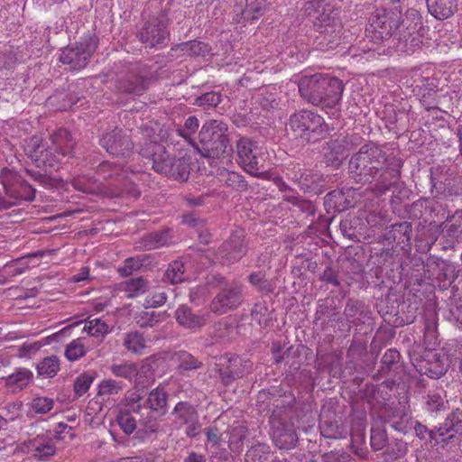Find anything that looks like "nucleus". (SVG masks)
Returning a JSON list of instances; mask_svg holds the SVG:
<instances>
[{
    "mask_svg": "<svg viewBox=\"0 0 462 462\" xmlns=\"http://www.w3.org/2000/svg\"><path fill=\"white\" fill-rule=\"evenodd\" d=\"M402 162L396 156H386L379 147L369 143L362 146L349 162V171L359 180L371 181L382 169L376 189L385 192L400 177Z\"/></svg>",
    "mask_w": 462,
    "mask_h": 462,
    "instance_id": "f257e3e1",
    "label": "nucleus"
},
{
    "mask_svg": "<svg viewBox=\"0 0 462 462\" xmlns=\"http://www.w3.org/2000/svg\"><path fill=\"white\" fill-rule=\"evenodd\" d=\"M421 17L415 9H408L405 14L400 6L377 12L371 19L369 28L371 38L375 42L398 36L400 40L407 41L420 27Z\"/></svg>",
    "mask_w": 462,
    "mask_h": 462,
    "instance_id": "f03ea898",
    "label": "nucleus"
},
{
    "mask_svg": "<svg viewBox=\"0 0 462 462\" xmlns=\"http://www.w3.org/2000/svg\"><path fill=\"white\" fill-rule=\"evenodd\" d=\"M300 96L313 106L322 109L336 108L342 98L343 81L337 78L323 74L302 76L298 83Z\"/></svg>",
    "mask_w": 462,
    "mask_h": 462,
    "instance_id": "7ed1b4c3",
    "label": "nucleus"
},
{
    "mask_svg": "<svg viewBox=\"0 0 462 462\" xmlns=\"http://www.w3.org/2000/svg\"><path fill=\"white\" fill-rule=\"evenodd\" d=\"M227 130V125L222 121L206 122L199 133V143H196L194 150L207 158L229 155L232 147L226 134Z\"/></svg>",
    "mask_w": 462,
    "mask_h": 462,
    "instance_id": "20e7f679",
    "label": "nucleus"
},
{
    "mask_svg": "<svg viewBox=\"0 0 462 462\" xmlns=\"http://www.w3.org/2000/svg\"><path fill=\"white\" fill-rule=\"evenodd\" d=\"M141 154L152 160V169L155 171L175 180H185L188 179L189 170L186 161L183 158L171 157L162 144L150 142L141 149Z\"/></svg>",
    "mask_w": 462,
    "mask_h": 462,
    "instance_id": "39448f33",
    "label": "nucleus"
},
{
    "mask_svg": "<svg viewBox=\"0 0 462 462\" xmlns=\"http://www.w3.org/2000/svg\"><path fill=\"white\" fill-rule=\"evenodd\" d=\"M168 393L162 386L152 389L142 404L139 398L133 399L132 411L141 412L145 432L153 433L158 430V420L168 411Z\"/></svg>",
    "mask_w": 462,
    "mask_h": 462,
    "instance_id": "423d86ee",
    "label": "nucleus"
},
{
    "mask_svg": "<svg viewBox=\"0 0 462 462\" xmlns=\"http://www.w3.org/2000/svg\"><path fill=\"white\" fill-rule=\"evenodd\" d=\"M236 152L237 162L245 171L257 178L265 175L268 153L263 146L248 137H241L236 141Z\"/></svg>",
    "mask_w": 462,
    "mask_h": 462,
    "instance_id": "0eeeda50",
    "label": "nucleus"
},
{
    "mask_svg": "<svg viewBox=\"0 0 462 462\" xmlns=\"http://www.w3.org/2000/svg\"><path fill=\"white\" fill-rule=\"evenodd\" d=\"M290 128L307 143H315L323 137L328 126L318 114L301 110L293 114L289 122Z\"/></svg>",
    "mask_w": 462,
    "mask_h": 462,
    "instance_id": "6e6552de",
    "label": "nucleus"
},
{
    "mask_svg": "<svg viewBox=\"0 0 462 462\" xmlns=\"http://www.w3.org/2000/svg\"><path fill=\"white\" fill-rule=\"evenodd\" d=\"M24 152L36 167L45 171L55 168L60 162L49 140L39 136L25 141Z\"/></svg>",
    "mask_w": 462,
    "mask_h": 462,
    "instance_id": "1a4fd4ad",
    "label": "nucleus"
},
{
    "mask_svg": "<svg viewBox=\"0 0 462 462\" xmlns=\"http://www.w3.org/2000/svg\"><path fill=\"white\" fill-rule=\"evenodd\" d=\"M313 25L316 31L324 34V38L329 43H336L342 31L339 11L330 5H326L315 17Z\"/></svg>",
    "mask_w": 462,
    "mask_h": 462,
    "instance_id": "9d476101",
    "label": "nucleus"
},
{
    "mask_svg": "<svg viewBox=\"0 0 462 462\" xmlns=\"http://www.w3.org/2000/svg\"><path fill=\"white\" fill-rule=\"evenodd\" d=\"M99 143L108 153L125 158L131 154L134 148L129 135L118 128L103 134Z\"/></svg>",
    "mask_w": 462,
    "mask_h": 462,
    "instance_id": "9b49d317",
    "label": "nucleus"
},
{
    "mask_svg": "<svg viewBox=\"0 0 462 462\" xmlns=\"http://www.w3.org/2000/svg\"><path fill=\"white\" fill-rule=\"evenodd\" d=\"M94 51L95 44L91 41L80 42L79 45L63 49L60 60L69 65L71 69L79 70L88 65Z\"/></svg>",
    "mask_w": 462,
    "mask_h": 462,
    "instance_id": "f8f14e48",
    "label": "nucleus"
},
{
    "mask_svg": "<svg viewBox=\"0 0 462 462\" xmlns=\"http://www.w3.org/2000/svg\"><path fill=\"white\" fill-rule=\"evenodd\" d=\"M171 415L174 421L180 425H185V434L189 438H194L199 435L201 424L199 420L197 409L188 402H179L174 406Z\"/></svg>",
    "mask_w": 462,
    "mask_h": 462,
    "instance_id": "ddd939ff",
    "label": "nucleus"
},
{
    "mask_svg": "<svg viewBox=\"0 0 462 462\" xmlns=\"http://www.w3.org/2000/svg\"><path fill=\"white\" fill-rule=\"evenodd\" d=\"M168 37L167 23L159 18L147 22L139 32L140 41L150 48H162Z\"/></svg>",
    "mask_w": 462,
    "mask_h": 462,
    "instance_id": "4468645a",
    "label": "nucleus"
},
{
    "mask_svg": "<svg viewBox=\"0 0 462 462\" xmlns=\"http://www.w3.org/2000/svg\"><path fill=\"white\" fill-rule=\"evenodd\" d=\"M19 448L22 452L31 454L39 460H47L57 452L53 439L46 434H39L24 440L19 445Z\"/></svg>",
    "mask_w": 462,
    "mask_h": 462,
    "instance_id": "2eb2a0df",
    "label": "nucleus"
},
{
    "mask_svg": "<svg viewBox=\"0 0 462 462\" xmlns=\"http://www.w3.org/2000/svg\"><path fill=\"white\" fill-rule=\"evenodd\" d=\"M242 302L241 286L230 284L225 287L212 300L211 310L217 313H226L237 308Z\"/></svg>",
    "mask_w": 462,
    "mask_h": 462,
    "instance_id": "dca6fc26",
    "label": "nucleus"
},
{
    "mask_svg": "<svg viewBox=\"0 0 462 462\" xmlns=\"http://www.w3.org/2000/svg\"><path fill=\"white\" fill-rule=\"evenodd\" d=\"M246 254L243 235L236 233L228 241L219 248L218 254L224 260V263H231L239 261Z\"/></svg>",
    "mask_w": 462,
    "mask_h": 462,
    "instance_id": "f3484780",
    "label": "nucleus"
},
{
    "mask_svg": "<svg viewBox=\"0 0 462 462\" xmlns=\"http://www.w3.org/2000/svg\"><path fill=\"white\" fill-rule=\"evenodd\" d=\"M48 140L60 162L65 157L73 156L76 142L66 129L57 130Z\"/></svg>",
    "mask_w": 462,
    "mask_h": 462,
    "instance_id": "a211bd4d",
    "label": "nucleus"
},
{
    "mask_svg": "<svg viewBox=\"0 0 462 462\" xmlns=\"http://www.w3.org/2000/svg\"><path fill=\"white\" fill-rule=\"evenodd\" d=\"M133 399L121 410L117 415L116 420L121 430L126 434H132L138 427L141 430H144V421L140 418L141 412L132 411Z\"/></svg>",
    "mask_w": 462,
    "mask_h": 462,
    "instance_id": "6ab92c4d",
    "label": "nucleus"
},
{
    "mask_svg": "<svg viewBox=\"0 0 462 462\" xmlns=\"http://www.w3.org/2000/svg\"><path fill=\"white\" fill-rule=\"evenodd\" d=\"M356 196L360 198V193L352 188L343 189L340 191H331L327 195V199L334 204L337 210L341 211L355 207Z\"/></svg>",
    "mask_w": 462,
    "mask_h": 462,
    "instance_id": "aec40b11",
    "label": "nucleus"
},
{
    "mask_svg": "<svg viewBox=\"0 0 462 462\" xmlns=\"http://www.w3.org/2000/svg\"><path fill=\"white\" fill-rule=\"evenodd\" d=\"M148 340L138 330H131L122 335V346L131 354L141 356L147 348Z\"/></svg>",
    "mask_w": 462,
    "mask_h": 462,
    "instance_id": "412c9836",
    "label": "nucleus"
},
{
    "mask_svg": "<svg viewBox=\"0 0 462 462\" xmlns=\"http://www.w3.org/2000/svg\"><path fill=\"white\" fill-rule=\"evenodd\" d=\"M117 89L125 94L141 96L148 88L147 80L139 75H130L117 82Z\"/></svg>",
    "mask_w": 462,
    "mask_h": 462,
    "instance_id": "4be33fe9",
    "label": "nucleus"
},
{
    "mask_svg": "<svg viewBox=\"0 0 462 462\" xmlns=\"http://www.w3.org/2000/svg\"><path fill=\"white\" fill-rule=\"evenodd\" d=\"M175 318L180 326L191 329L203 327L207 320L204 314H196L186 305H181L176 310Z\"/></svg>",
    "mask_w": 462,
    "mask_h": 462,
    "instance_id": "5701e85b",
    "label": "nucleus"
},
{
    "mask_svg": "<svg viewBox=\"0 0 462 462\" xmlns=\"http://www.w3.org/2000/svg\"><path fill=\"white\" fill-rule=\"evenodd\" d=\"M291 179L304 190L313 189L319 186L322 175L317 171L299 168L291 172Z\"/></svg>",
    "mask_w": 462,
    "mask_h": 462,
    "instance_id": "b1692460",
    "label": "nucleus"
},
{
    "mask_svg": "<svg viewBox=\"0 0 462 462\" xmlns=\"http://www.w3.org/2000/svg\"><path fill=\"white\" fill-rule=\"evenodd\" d=\"M429 12L439 20L453 15L457 10V0H426Z\"/></svg>",
    "mask_w": 462,
    "mask_h": 462,
    "instance_id": "393cba45",
    "label": "nucleus"
},
{
    "mask_svg": "<svg viewBox=\"0 0 462 462\" xmlns=\"http://www.w3.org/2000/svg\"><path fill=\"white\" fill-rule=\"evenodd\" d=\"M444 237L450 241L462 238V209L457 210L445 223L439 226Z\"/></svg>",
    "mask_w": 462,
    "mask_h": 462,
    "instance_id": "a878e982",
    "label": "nucleus"
},
{
    "mask_svg": "<svg viewBox=\"0 0 462 462\" xmlns=\"http://www.w3.org/2000/svg\"><path fill=\"white\" fill-rule=\"evenodd\" d=\"M273 442L280 449H291L295 447L298 437L293 426L276 429L273 432Z\"/></svg>",
    "mask_w": 462,
    "mask_h": 462,
    "instance_id": "bb28decb",
    "label": "nucleus"
},
{
    "mask_svg": "<svg viewBox=\"0 0 462 462\" xmlns=\"http://www.w3.org/2000/svg\"><path fill=\"white\" fill-rule=\"evenodd\" d=\"M32 378V373L27 368H18L14 373L8 376L2 377L5 386L15 390H22L26 387Z\"/></svg>",
    "mask_w": 462,
    "mask_h": 462,
    "instance_id": "cd10ccee",
    "label": "nucleus"
},
{
    "mask_svg": "<svg viewBox=\"0 0 462 462\" xmlns=\"http://www.w3.org/2000/svg\"><path fill=\"white\" fill-rule=\"evenodd\" d=\"M411 235V225L408 222H402L392 226L391 230L386 234L387 240H393L397 244H409Z\"/></svg>",
    "mask_w": 462,
    "mask_h": 462,
    "instance_id": "c85d7f7f",
    "label": "nucleus"
},
{
    "mask_svg": "<svg viewBox=\"0 0 462 462\" xmlns=\"http://www.w3.org/2000/svg\"><path fill=\"white\" fill-rule=\"evenodd\" d=\"M199 126L198 118L196 116H189L185 120L184 125L176 129V134L194 149L197 143L192 136L197 133Z\"/></svg>",
    "mask_w": 462,
    "mask_h": 462,
    "instance_id": "c756f323",
    "label": "nucleus"
},
{
    "mask_svg": "<svg viewBox=\"0 0 462 462\" xmlns=\"http://www.w3.org/2000/svg\"><path fill=\"white\" fill-rule=\"evenodd\" d=\"M60 369V359L56 356H46L36 365L38 375L44 378L54 377Z\"/></svg>",
    "mask_w": 462,
    "mask_h": 462,
    "instance_id": "7c9ffc66",
    "label": "nucleus"
},
{
    "mask_svg": "<svg viewBox=\"0 0 462 462\" xmlns=\"http://www.w3.org/2000/svg\"><path fill=\"white\" fill-rule=\"evenodd\" d=\"M388 439L386 436L385 429L383 428L381 420H374L370 436L371 447L374 450H382L387 444Z\"/></svg>",
    "mask_w": 462,
    "mask_h": 462,
    "instance_id": "2f4dec72",
    "label": "nucleus"
},
{
    "mask_svg": "<svg viewBox=\"0 0 462 462\" xmlns=\"http://www.w3.org/2000/svg\"><path fill=\"white\" fill-rule=\"evenodd\" d=\"M229 448L234 453H241L243 450L244 441L248 435V430L243 425L233 427L229 432Z\"/></svg>",
    "mask_w": 462,
    "mask_h": 462,
    "instance_id": "473e14b6",
    "label": "nucleus"
},
{
    "mask_svg": "<svg viewBox=\"0 0 462 462\" xmlns=\"http://www.w3.org/2000/svg\"><path fill=\"white\" fill-rule=\"evenodd\" d=\"M109 370L116 377L124 378L128 381H132L137 375L136 365L127 361L113 364L110 365Z\"/></svg>",
    "mask_w": 462,
    "mask_h": 462,
    "instance_id": "72a5a7b5",
    "label": "nucleus"
},
{
    "mask_svg": "<svg viewBox=\"0 0 462 462\" xmlns=\"http://www.w3.org/2000/svg\"><path fill=\"white\" fill-rule=\"evenodd\" d=\"M219 179L221 181L225 182L226 186L235 189L244 190L247 187V183L245 178L241 174L235 171L224 170L220 172Z\"/></svg>",
    "mask_w": 462,
    "mask_h": 462,
    "instance_id": "f704fd0d",
    "label": "nucleus"
},
{
    "mask_svg": "<svg viewBox=\"0 0 462 462\" xmlns=\"http://www.w3.org/2000/svg\"><path fill=\"white\" fill-rule=\"evenodd\" d=\"M365 304L361 301L348 300L344 310L347 321L351 324L362 321L361 316L365 314Z\"/></svg>",
    "mask_w": 462,
    "mask_h": 462,
    "instance_id": "c9c22d12",
    "label": "nucleus"
},
{
    "mask_svg": "<svg viewBox=\"0 0 462 462\" xmlns=\"http://www.w3.org/2000/svg\"><path fill=\"white\" fill-rule=\"evenodd\" d=\"M165 278L171 283H179L186 280L184 263L181 261L171 262L166 272Z\"/></svg>",
    "mask_w": 462,
    "mask_h": 462,
    "instance_id": "e433bc0d",
    "label": "nucleus"
},
{
    "mask_svg": "<svg viewBox=\"0 0 462 462\" xmlns=\"http://www.w3.org/2000/svg\"><path fill=\"white\" fill-rule=\"evenodd\" d=\"M148 289V282L142 277L133 278L125 282L124 291L128 298H134L144 293Z\"/></svg>",
    "mask_w": 462,
    "mask_h": 462,
    "instance_id": "4c0bfd02",
    "label": "nucleus"
},
{
    "mask_svg": "<svg viewBox=\"0 0 462 462\" xmlns=\"http://www.w3.org/2000/svg\"><path fill=\"white\" fill-rule=\"evenodd\" d=\"M84 331L92 337H104L109 333L108 325L99 318L88 319L84 326Z\"/></svg>",
    "mask_w": 462,
    "mask_h": 462,
    "instance_id": "58836bf2",
    "label": "nucleus"
},
{
    "mask_svg": "<svg viewBox=\"0 0 462 462\" xmlns=\"http://www.w3.org/2000/svg\"><path fill=\"white\" fill-rule=\"evenodd\" d=\"M99 396H113L118 394L124 388V383L115 379H104L98 383Z\"/></svg>",
    "mask_w": 462,
    "mask_h": 462,
    "instance_id": "ea45409f",
    "label": "nucleus"
},
{
    "mask_svg": "<svg viewBox=\"0 0 462 462\" xmlns=\"http://www.w3.org/2000/svg\"><path fill=\"white\" fill-rule=\"evenodd\" d=\"M319 427L321 434L328 439H343L347 434L343 427L331 421L322 420Z\"/></svg>",
    "mask_w": 462,
    "mask_h": 462,
    "instance_id": "a19ab883",
    "label": "nucleus"
},
{
    "mask_svg": "<svg viewBox=\"0 0 462 462\" xmlns=\"http://www.w3.org/2000/svg\"><path fill=\"white\" fill-rule=\"evenodd\" d=\"M143 262L144 259L140 255L129 257L118 267L117 272L123 277L130 276L143 265Z\"/></svg>",
    "mask_w": 462,
    "mask_h": 462,
    "instance_id": "79ce46f5",
    "label": "nucleus"
},
{
    "mask_svg": "<svg viewBox=\"0 0 462 462\" xmlns=\"http://www.w3.org/2000/svg\"><path fill=\"white\" fill-rule=\"evenodd\" d=\"M177 50L189 56H199L208 51V45L199 41H189L179 44Z\"/></svg>",
    "mask_w": 462,
    "mask_h": 462,
    "instance_id": "37998d69",
    "label": "nucleus"
},
{
    "mask_svg": "<svg viewBox=\"0 0 462 462\" xmlns=\"http://www.w3.org/2000/svg\"><path fill=\"white\" fill-rule=\"evenodd\" d=\"M165 233H151L142 239V247L145 250H152L166 244Z\"/></svg>",
    "mask_w": 462,
    "mask_h": 462,
    "instance_id": "c03bdc74",
    "label": "nucleus"
},
{
    "mask_svg": "<svg viewBox=\"0 0 462 462\" xmlns=\"http://www.w3.org/2000/svg\"><path fill=\"white\" fill-rule=\"evenodd\" d=\"M86 354V346L82 339L78 338L71 341L66 347L65 356L69 361H76Z\"/></svg>",
    "mask_w": 462,
    "mask_h": 462,
    "instance_id": "a18cd8bd",
    "label": "nucleus"
},
{
    "mask_svg": "<svg viewBox=\"0 0 462 462\" xmlns=\"http://www.w3.org/2000/svg\"><path fill=\"white\" fill-rule=\"evenodd\" d=\"M433 362L430 363V367H425V370L420 372L429 375L432 378H439L441 375L445 374L447 372V365L440 360L439 356L434 354L432 356Z\"/></svg>",
    "mask_w": 462,
    "mask_h": 462,
    "instance_id": "49530a36",
    "label": "nucleus"
},
{
    "mask_svg": "<svg viewBox=\"0 0 462 462\" xmlns=\"http://www.w3.org/2000/svg\"><path fill=\"white\" fill-rule=\"evenodd\" d=\"M346 144L347 143L345 138L337 139L328 143V149L331 151V153H335V155L329 159L333 163L340 162L347 155Z\"/></svg>",
    "mask_w": 462,
    "mask_h": 462,
    "instance_id": "de8ad7c7",
    "label": "nucleus"
},
{
    "mask_svg": "<svg viewBox=\"0 0 462 462\" xmlns=\"http://www.w3.org/2000/svg\"><path fill=\"white\" fill-rule=\"evenodd\" d=\"M454 437H455L454 432L446 426L445 422L439 428H435L434 430H431L430 432V439L431 440H435L438 443H439V442L447 443L450 439H452Z\"/></svg>",
    "mask_w": 462,
    "mask_h": 462,
    "instance_id": "09e8293b",
    "label": "nucleus"
},
{
    "mask_svg": "<svg viewBox=\"0 0 462 462\" xmlns=\"http://www.w3.org/2000/svg\"><path fill=\"white\" fill-rule=\"evenodd\" d=\"M250 283L262 292H271L273 291L272 284L265 279V274L262 272L254 273L249 275Z\"/></svg>",
    "mask_w": 462,
    "mask_h": 462,
    "instance_id": "8fccbe9b",
    "label": "nucleus"
},
{
    "mask_svg": "<svg viewBox=\"0 0 462 462\" xmlns=\"http://www.w3.org/2000/svg\"><path fill=\"white\" fill-rule=\"evenodd\" d=\"M94 381V376L84 373L81 374L74 382V391L78 396H82L89 389L90 385Z\"/></svg>",
    "mask_w": 462,
    "mask_h": 462,
    "instance_id": "3c124183",
    "label": "nucleus"
},
{
    "mask_svg": "<svg viewBox=\"0 0 462 462\" xmlns=\"http://www.w3.org/2000/svg\"><path fill=\"white\" fill-rule=\"evenodd\" d=\"M54 405V402L51 398L48 397H36L32 401L31 408L38 414H46L49 412Z\"/></svg>",
    "mask_w": 462,
    "mask_h": 462,
    "instance_id": "603ef678",
    "label": "nucleus"
},
{
    "mask_svg": "<svg viewBox=\"0 0 462 462\" xmlns=\"http://www.w3.org/2000/svg\"><path fill=\"white\" fill-rule=\"evenodd\" d=\"M445 408V402L440 393L430 392L426 402V409L430 412H437Z\"/></svg>",
    "mask_w": 462,
    "mask_h": 462,
    "instance_id": "864d4df0",
    "label": "nucleus"
},
{
    "mask_svg": "<svg viewBox=\"0 0 462 462\" xmlns=\"http://www.w3.org/2000/svg\"><path fill=\"white\" fill-rule=\"evenodd\" d=\"M158 316L155 311H141L135 316L136 324L142 328H152L158 322Z\"/></svg>",
    "mask_w": 462,
    "mask_h": 462,
    "instance_id": "5fc2aeb1",
    "label": "nucleus"
},
{
    "mask_svg": "<svg viewBox=\"0 0 462 462\" xmlns=\"http://www.w3.org/2000/svg\"><path fill=\"white\" fill-rule=\"evenodd\" d=\"M269 452V446L263 443H258L248 450L246 457H252V460L254 462H265L267 459L266 455H268Z\"/></svg>",
    "mask_w": 462,
    "mask_h": 462,
    "instance_id": "6e6d98bb",
    "label": "nucleus"
},
{
    "mask_svg": "<svg viewBox=\"0 0 462 462\" xmlns=\"http://www.w3.org/2000/svg\"><path fill=\"white\" fill-rule=\"evenodd\" d=\"M177 357L180 362V367L184 370H191L199 367L200 363L194 358L189 353L180 351L177 353Z\"/></svg>",
    "mask_w": 462,
    "mask_h": 462,
    "instance_id": "4d7b16f0",
    "label": "nucleus"
},
{
    "mask_svg": "<svg viewBox=\"0 0 462 462\" xmlns=\"http://www.w3.org/2000/svg\"><path fill=\"white\" fill-rule=\"evenodd\" d=\"M444 422L446 423V426L454 432L455 435L462 434V412H452L448 416Z\"/></svg>",
    "mask_w": 462,
    "mask_h": 462,
    "instance_id": "13d9d810",
    "label": "nucleus"
},
{
    "mask_svg": "<svg viewBox=\"0 0 462 462\" xmlns=\"http://www.w3.org/2000/svg\"><path fill=\"white\" fill-rule=\"evenodd\" d=\"M167 295L164 291H155L149 294L143 302V306L146 309L157 308L163 305L166 301Z\"/></svg>",
    "mask_w": 462,
    "mask_h": 462,
    "instance_id": "bf43d9fd",
    "label": "nucleus"
},
{
    "mask_svg": "<svg viewBox=\"0 0 462 462\" xmlns=\"http://www.w3.org/2000/svg\"><path fill=\"white\" fill-rule=\"evenodd\" d=\"M36 254H30L27 256H23L18 259L14 260L13 262L6 264V267L11 268L14 267L13 273L14 275H19L23 273L29 268V261L28 259L32 256H35Z\"/></svg>",
    "mask_w": 462,
    "mask_h": 462,
    "instance_id": "052dcab7",
    "label": "nucleus"
},
{
    "mask_svg": "<svg viewBox=\"0 0 462 462\" xmlns=\"http://www.w3.org/2000/svg\"><path fill=\"white\" fill-rule=\"evenodd\" d=\"M221 102V95L217 92H208L198 98L199 106H217Z\"/></svg>",
    "mask_w": 462,
    "mask_h": 462,
    "instance_id": "680f3d73",
    "label": "nucleus"
},
{
    "mask_svg": "<svg viewBox=\"0 0 462 462\" xmlns=\"http://www.w3.org/2000/svg\"><path fill=\"white\" fill-rule=\"evenodd\" d=\"M71 183L76 189L86 193L93 192L94 187H97L91 179H86L84 177L74 179Z\"/></svg>",
    "mask_w": 462,
    "mask_h": 462,
    "instance_id": "e2e57ef3",
    "label": "nucleus"
},
{
    "mask_svg": "<svg viewBox=\"0 0 462 462\" xmlns=\"http://www.w3.org/2000/svg\"><path fill=\"white\" fill-rule=\"evenodd\" d=\"M400 359V353L394 348H391L386 350V352L383 354L382 357V364L386 366L387 368H390L393 365L399 362Z\"/></svg>",
    "mask_w": 462,
    "mask_h": 462,
    "instance_id": "0e129e2a",
    "label": "nucleus"
},
{
    "mask_svg": "<svg viewBox=\"0 0 462 462\" xmlns=\"http://www.w3.org/2000/svg\"><path fill=\"white\" fill-rule=\"evenodd\" d=\"M243 376V373L232 370L230 368L220 370V377L225 384L231 383L234 380Z\"/></svg>",
    "mask_w": 462,
    "mask_h": 462,
    "instance_id": "69168bd1",
    "label": "nucleus"
},
{
    "mask_svg": "<svg viewBox=\"0 0 462 462\" xmlns=\"http://www.w3.org/2000/svg\"><path fill=\"white\" fill-rule=\"evenodd\" d=\"M71 430L72 427L64 422H59L53 430V437L58 440H62L64 439V434L69 433Z\"/></svg>",
    "mask_w": 462,
    "mask_h": 462,
    "instance_id": "338daca9",
    "label": "nucleus"
},
{
    "mask_svg": "<svg viewBox=\"0 0 462 462\" xmlns=\"http://www.w3.org/2000/svg\"><path fill=\"white\" fill-rule=\"evenodd\" d=\"M294 205L297 206L302 212H305L309 215H313L315 213L314 205L309 200L302 199L300 197H299V200L295 202Z\"/></svg>",
    "mask_w": 462,
    "mask_h": 462,
    "instance_id": "774afa93",
    "label": "nucleus"
}]
</instances>
